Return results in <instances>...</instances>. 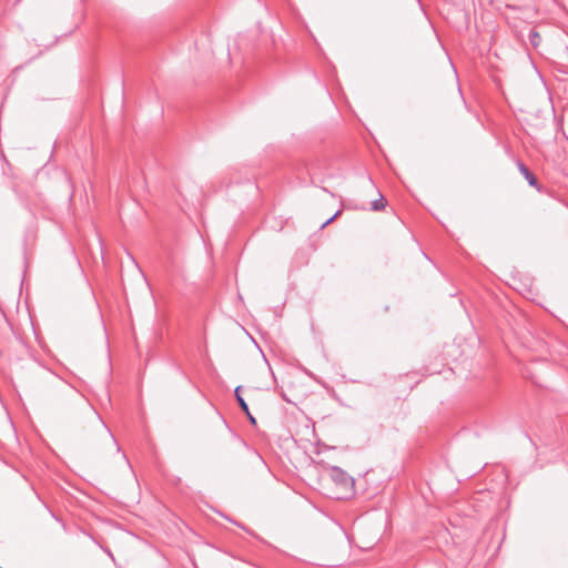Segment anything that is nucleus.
I'll return each mask as SVG.
<instances>
[{
    "label": "nucleus",
    "instance_id": "1",
    "mask_svg": "<svg viewBox=\"0 0 568 568\" xmlns=\"http://www.w3.org/2000/svg\"><path fill=\"white\" fill-rule=\"evenodd\" d=\"M331 479L343 488H351L354 486V479L341 467L332 466L329 468Z\"/></svg>",
    "mask_w": 568,
    "mask_h": 568
},
{
    "label": "nucleus",
    "instance_id": "2",
    "mask_svg": "<svg viewBox=\"0 0 568 568\" xmlns=\"http://www.w3.org/2000/svg\"><path fill=\"white\" fill-rule=\"evenodd\" d=\"M241 386H237L234 390L235 393V397H236V400L239 403V406L240 408L242 409V412L245 413V415L247 416V418L250 419V422L255 425L256 424V419L252 416V414L250 413V409H248V405L247 403L244 400V398L242 397L241 395Z\"/></svg>",
    "mask_w": 568,
    "mask_h": 568
},
{
    "label": "nucleus",
    "instance_id": "3",
    "mask_svg": "<svg viewBox=\"0 0 568 568\" xmlns=\"http://www.w3.org/2000/svg\"><path fill=\"white\" fill-rule=\"evenodd\" d=\"M518 169L520 173L525 176V179L528 181L529 185L537 186L538 180L535 176V174L523 163L518 162Z\"/></svg>",
    "mask_w": 568,
    "mask_h": 568
},
{
    "label": "nucleus",
    "instance_id": "4",
    "mask_svg": "<svg viewBox=\"0 0 568 568\" xmlns=\"http://www.w3.org/2000/svg\"><path fill=\"white\" fill-rule=\"evenodd\" d=\"M529 41H530V44L534 47V48H537L540 42H541V37L540 34L535 30V29H531L529 31Z\"/></svg>",
    "mask_w": 568,
    "mask_h": 568
},
{
    "label": "nucleus",
    "instance_id": "5",
    "mask_svg": "<svg viewBox=\"0 0 568 568\" xmlns=\"http://www.w3.org/2000/svg\"><path fill=\"white\" fill-rule=\"evenodd\" d=\"M385 207V202H384V199L381 197L379 200H376L374 202H372V210L373 211H379Z\"/></svg>",
    "mask_w": 568,
    "mask_h": 568
},
{
    "label": "nucleus",
    "instance_id": "6",
    "mask_svg": "<svg viewBox=\"0 0 568 568\" xmlns=\"http://www.w3.org/2000/svg\"><path fill=\"white\" fill-rule=\"evenodd\" d=\"M102 428L105 433V435L113 442V444L116 446V450L120 452V447L114 438V436L112 435L111 430L102 423Z\"/></svg>",
    "mask_w": 568,
    "mask_h": 568
},
{
    "label": "nucleus",
    "instance_id": "7",
    "mask_svg": "<svg viewBox=\"0 0 568 568\" xmlns=\"http://www.w3.org/2000/svg\"><path fill=\"white\" fill-rule=\"evenodd\" d=\"M339 214V211H337L332 217H329L326 222H324L322 225H321V229H324L326 225H328L329 223H332L336 217L337 215Z\"/></svg>",
    "mask_w": 568,
    "mask_h": 568
},
{
    "label": "nucleus",
    "instance_id": "8",
    "mask_svg": "<svg viewBox=\"0 0 568 568\" xmlns=\"http://www.w3.org/2000/svg\"><path fill=\"white\" fill-rule=\"evenodd\" d=\"M567 139H568V136H567Z\"/></svg>",
    "mask_w": 568,
    "mask_h": 568
}]
</instances>
